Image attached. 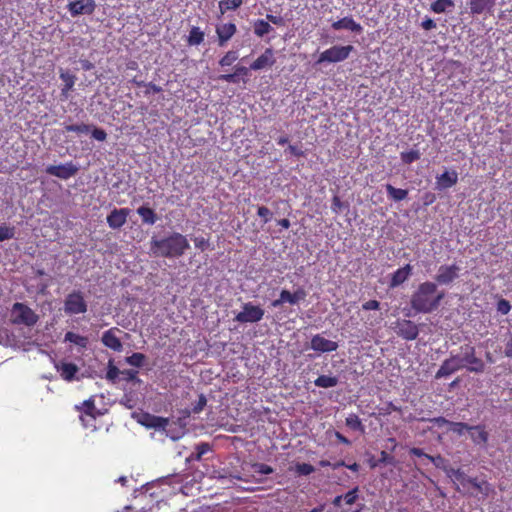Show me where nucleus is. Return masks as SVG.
Masks as SVG:
<instances>
[{
	"mask_svg": "<svg viewBox=\"0 0 512 512\" xmlns=\"http://www.w3.org/2000/svg\"><path fill=\"white\" fill-rule=\"evenodd\" d=\"M239 55L237 51L230 50L225 53V55L219 60V65L221 67L231 66L237 59Z\"/></svg>",
	"mask_w": 512,
	"mask_h": 512,
	"instance_id": "ea45409f",
	"label": "nucleus"
},
{
	"mask_svg": "<svg viewBox=\"0 0 512 512\" xmlns=\"http://www.w3.org/2000/svg\"><path fill=\"white\" fill-rule=\"evenodd\" d=\"M130 214L128 208H114L110 214L107 215V224L112 229H120L127 222Z\"/></svg>",
	"mask_w": 512,
	"mask_h": 512,
	"instance_id": "4468645a",
	"label": "nucleus"
},
{
	"mask_svg": "<svg viewBox=\"0 0 512 512\" xmlns=\"http://www.w3.org/2000/svg\"><path fill=\"white\" fill-rule=\"evenodd\" d=\"M458 181V173L455 170L445 171L436 177V188L439 190L453 187Z\"/></svg>",
	"mask_w": 512,
	"mask_h": 512,
	"instance_id": "6ab92c4d",
	"label": "nucleus"
},
{
	"mask_svg": "<svg viewBox=\"0 0 512 512\" xmlns=\"http://www.w3.org/2000/svg\"><path fill=\"white\" fill-rule=\"evenodd\" d=\"M460 268L456 264L441 265L435 276V280L440 285H449L459 277Z\"/></svg>",
	"mask_w": 512,
	"mask_h": 512,
	"instance_id": "9b49d317",
	"label": "nucleus"
},
{
	"mask_svg": "<svg viewBox=\"0 0 512 512\" xmlns=\"http://www.w3.org/2000/svg\"><path fill=\"white\" fill-rule=\"evenodd\" d=\"M310 347L319 353H329L337 350L338 343L316 334L311 338Z\"/></svg>",
	"mask_w": 512,
	"mask_h": 512,
	"instance_id": "ddd939ff",
	"label": "nucleus"
},
{
	"mask_svg": "<svg viewBox=\"0 0 512 512\" xmlns=\"http://www.w3.org/2000/svg\"><path fill=\"white\" fill-rule=\"evenodd\" d=\"M265 311L258 305L251 302L245 303L240 311L235 316V321L239 323H256L262 320Z\"/></svg>",
	"mask_w": 512,
	"mask_h": 512,
	"instance_id": "423d86ee",
	"label": "nucleus"
},
{
	"mask_svg": "<svg viewBox=\"0 0 512 512\" xmlns=\"http://www.w3.org/2000/svg\"><path fill=\"white\" fill-rule=\"evenodd\" d=\"M204 32L199 27H192L189 36L188 43L190 45H200L204 41Z\"/></svg>",
	"mask_w": 512,
	"mask_h": 512,
	"instance_id": "f704fd0d",
	"label": "nucleus"
},
{
	"mask_svg": "<svg viewBox=\"0 0 512 512\" xmlns=\"http://www.w3.org/2000/svg\"><path fill=\"white\" fill-rule=\"evenodd\" d=\"M249 70H251L250 67L247 68L242 65H237L233 73L219 75L218 80L228 83H238L240 77H247L249 75Z\"/></svg>",
	"mask_w": 512,
	"mask_h": 512,
	"instance_id": "393cba45",
	"label": "nucleus"
},
{
	"mask_svg": "<svg viewBox=\"0 0 512 512\" xmlns=\"http://www.w3.org/2000/svg\"><path fill=\"white\" fill-rule=\"evenodd\" d=\"M475 489L478 492L488 496V494H489V492L491 490V487H490V484L488 482L482 481V482H478V487H475Z\"/></svg>",
	"mask_w": 512,
	"mask_h": 512,
	"instance_id": "052dcab7",
	"label": "nucleus"
},
{
	"mask_svg": "<svg viewBox=\"0 0 512 512\" xmlns=\"http://www.w3.org/2000/svg\"><path fill=\"white\" fill-rule=\"evenodd\" d=\"M272 29V26L266 20L258 19L254 22V34L258 37H263L264 35L268 34Z\"/></svg>",
	"mask_w": 512,
	"mask_h": 512,
	"instance_id": "473e14b6",
	"label": "nucleus"
},
{
	"mask_svg": "<svg viewBox=\"0 0 512 512\" xmlns=\"http://www.w3.org/2000/svg\"><path fill=\"white\" fill-rule=\"evenodd\" d=\"M75 408L76 410L82 413V415H80V420L83 423L85 422V416L90 417L92 420H95L97 415V409L93 398L85 400L80 406L76 405Z\"/></svg>",
	"mask_w": 512,
	"mask_h": 512,
	"instance_id": "b1692460",
	"label": "nucleus"
},
{
	"mask_svg": "<svg viewBox=\"0 0 512 512\" xmlns=\"http://www.w3.org/2000/svg\"><path fill=\"white\" fill-rule=\"evenodd\" d=\"M64 341L73 343L74 345L79 346L81 348H86L89 343L88 337L76 334L71 331L65 334Z\"/></svg>",
	"mask_w": 512,
	"mask_h": 512,
	"instance_id": "c85d7f7f",
	"label": "nucleus"
},
{
	"mask_svg": "<svg viewBox=\"0 0 512 512\" xmlns=\"http://www.w3.org/2000/svg\"><path fill=\"white\" fill-rule=\"evenodd\" d=\"M194 244L196 248L204 251L209 246V241L204 237H196L194 239Z\"/></svg>",
	"mask_w": 512,
	"mask_h": 512,
	"instance_id": "4d7b16f0",
	"label": "nucleus"
},
{
	"mask_svg": "<svg viewBox=\"0 0 512 512\" xmlns=\"http://www.w3.org/2000/svg\"><path fill=\"white\" fill-rule=\"evenodd\" d=\"M78 172V167L73 162H68L59 165H49L46 168V173L63 180H67Z\"/></svg>",
	"mask_w": 512,
	"mask_h": 512,
	"instance_id": "9d476101",
	"label": "nucleus"
},
{
	"mask_svg": "<svg viewBox=\"0 0 512 512\" xmlns=\"http://www.w3.org/2000/svg\"><path fill=\"white\" fill-rule=\"evenodd\" d=\"M55 368L60 373L61 378L68 382L73 381L76 373L79 371L78 366L70 362H60L55 364Z\"/></svg>",
	"mask_w": 512,
	"mask_h": 512,
	"instance_id": "aec40b11",
	"label": "nucleus"
},
{
	"mask_svg": "<svg viewBox=\"0 0 512 512\" xmlns=\"http://www.w3.org/2000/svg\"><path fill=\"white\" fill-rule=\"evenodd\" d=\"M354 47L352 45L346 46H332L325 51H323L317 60V64H321L324 62L328 63H337L346 60L350 53L353 51Z\"/></svg>",
	"mask_w": 512,
	"mask_h": 512,
	"instance_id": "7ed1b4c3",
	"label": "nucleus"
},
{
	"mask_svg": "<svg viewBox=\"0 0 512 512\" xmlns=\"http://www.w3.org/2000/svg\"><path fill=\"white\" fill-rule=\"evenodd\" d=\"M307 293L305 289L298 288L294 292H292V305H296L301 301H304L306 299Z\"/></svg>",
	"mask_w": 512,
	"mask_h": 512,
	"instance_id": "3c124183",
	"label": "nucleus"
},
{
	"mask_svg": "<svg viewBox=\"0 0 512 512\" xmlns=\"http://www.w3.org/2000/svg\"><path fill=\"white\" fill-rule=\"evenodd\" d=\"M14 234V227L0 226V241L12 239Z\"/></svg>",
	"mask_w": 512,
	"mask_h": 512,
	"instance_id": "8fccbe9b",
	"label": "nucleus"
},
{
	"mask_svg": "<svg viewBox=\"0 0 512 512\" xmlns=\"http://www.w3.org/2000/svg\"><path fill=\"white\" fill-rule=\"evenodd\" d=\"M257 215L262 219L263 223L266 224L272 219V212L265 206H259L257 209Z\"/></svg>",
	"mask_w": 512,
	"mask_h": 512,
	"instance_id": "09e8293b",
	"label": "nucleus"
},
{
	"mask_svg": "<svg viewBox=\"0 0 512 512\" xmlns=\"http://www.w3.org/2000/svg\"><path fill=\"white\" fill-rule=\"evenodd\" d=\"M314 471H315V468L309 463H298L296 465V472L299 475L307 476V475H310L311 473H313Z\"/></svg>",
	"mask_w": 512,
	"mask_h": 512,
	"instance_id": "de8ad7c7",
	"label": "nucleus"
},
{
	"mask_svg": "<svg viewBox=\"0 0 512 512\" xmlns=\"http://www.w3.org/2000/svg\"><path fill=\"white\" fill-rule=\"evenodd\" d=\"M254 470L260 474L269 475L274 472L273 468L264 463H256L254 464Z\"/></svg>",
	"mask_w": 512,
	"mask_h": 512,
	"instance_id": "864d4df0",
	"label": "nucleus"
},
{
	"mask_svg": "<svg viewBox=\"0 0 512 512\" xmlns=\"http://www.w3.org/2000/svg\"><path fill=\"white\" fill-rule=\"evenodd\" d=\"M307 293L305 289L298 288L294 292H292V305H296L301 301H304L306 299Z\"/></svg>",
	"mask_w": 512,
	"mask_h": 512,
	"instance_id": "603ef678",
	"label": "nucleus"
},
{
	"mask_svg": "<svg viewBox=\"0 0 512 512\" xmlns=\"http://www.w3.org/2000/svg\"><path fill=\"white\" fill-rule=\"evenodd\" d=\"M345 424L354 431L364 432V426L356 414H349L345 419Z\"/></svg>",
	"mask_w": 512,
	"mask_h": 512,
	"instance_id": "c9c22d12",
	"label": "nucleus"
},
{
	"mask_svg": "<svg viewBox=\"0 0 512 512\" xmlns=\"http://www.w3.org/2000/svg\"><path fill=\"white\" fill-rule=\"evenodd\" d=\"M284 303H289L290 305H292V292L286 289L281 290L279 298L273 300L271 302V306L274 308H278L282 306Z\"/></svg>",
	"mask_w": 512,
	"mask_h": 512,
	"instance_id": "e433bc0d",
	"label": "nucleus"
},
{
	"mask_svg": "<svg viewBox=\"0 0 512 512\" xmlns=\"http://www.w3.org/2000/svg\"><path fill=\"white\" fill-rule=\"evenodd\" d=\"M331 27L334 30L347 29L352 32L360 33L362 31V26L357 23L352 17H344L338 21L332 23Z\"/></svg>",
	"mask_w": 512,
	"mask_h": 512,
	"instance_id": "5701e85b",
	"label": "nucleus"
},
{
	"mask_svg": "<svg viewBox=\"0 0 512 512\" xmlns=\"http://www.w3.org/2000/svg\"><path fill=\"white\" fill-rule=\"evenodd\" d=\"M400 157L404 164H411L420 159L421 153L419 150H410L401 152Z\"/></svg>",
	"mask_w": 512,
	"mask_h": 512,
	"instance_id": "58836bf2",
	"label": "nucleus"
},
{
	"mask_svg": "<svg viewBox=\"0 0 512 512\" xmlns=\"http://www.w3.org/2000/svg\"><path fill=\"white\" fill-rule=\"evenodd\" d=\"M380 308V303L377 300H369L363 303L362 309L369 311V310H378Z\"/></svg>",
	"mask_w": 512,
	"mask_h": 512,
	"instance_id": "13d9d810",
	"label": "nucleus"
},
{
	"mask_svg": "<svg viewBox=\"0 0 512 512\" xmlns=\"http://www.w3.org/2000/svg\"><path fill=\"white\" fill-rule=\"evenodd\" d=\"M243 3V0H221L219 2V8L221 13H225L227 10H236Z\"/></svg>",
	"mask_w": 512,
	"mask_h": 512,
	"instance_id": "4c0bfd02",
	"label": "nucleus"
},
{
	"mask_svg": "<svg viewBox=\"0 0 512 512\" xmlns=\"http://www.w3.org/2000/svg\"><path fill=\"white\" fill-rule=\"evenodd\" d=\"M146 356L142 353L135 352L131 356L127 357V363L134 367H141L144 363Z\"/></svg>",
	"mask_w": 512,
	"mask_h": 512,
	"instance_id": "37998d69",
	"label": "nucleus"
},
{
	"mask_svg": "<svg viewBox=\"0 0 512 512\" xmlns=\"http://www.w3.org/2000/svg\"><path fill=\"white\" fill-rule=\"evenodd\" d=\"M450 430L458 435H463L466 431L470 432L472 426L463 422H452L450 423Z\"/></svg>",
	"mask_w": 512,
	"mask_h": 512,
	"instance_id": "79ce46f5",
	"label": "nucleus"
},
{
	"mask_svg": "<svg viewBox=\"0 0 512 512\" xmlns=\"http://www.w3.org/2000/svg\"><path fill=\"white\" fill-rule=\"evenodd\" d=\"M423 200H424V205H426V206L431 205L432 203L435 202L436 195L431 192H427V193H425Z\"/></svg>",
	"mask_w": 512,
	"mask_h": 512,
	"instance_id": "0e129e2a",
	"label": "nucleus"
},
{
	"mask_svg": "<svg viewBox=\"0 0 512 512\" xmlns=\"http://www.w3.org/2000/svg\"><path fill=\"white\" fill-rule=\"evenodd\" d=\"M276 62L272 48H266L265 51L250 65V69L257 71L272 67Z\"/></svg>",
	"mask_w": 512,
	"mask_h": 512,
	"instance_id": "2eb2a0df",
	"label": "nucleus"
},
{
	"mask_svg": "<svg viewBox=\"0 0 512 512\" xmlns=\"http://www.w3.org/2000/svg\"><path fill=\"white\" fill-rule=\"evenodd\" d=\"M429 421L432 422L433 424L437 425L438 427H442L443 425L450 426V423H451V421H448L446 418L441 417V416L432 418Z\"/></svg>",
	"mask_w": 512,
	"mask_h": 512,
	"instance_id": "680f3d73",
	"label": "nucleus"
},
{
	"mask_svg": "<svg viewBox=\"0 0 512 512\" xmlns=\"http://www.w3.org/2000/svg\"><path fill=\"white\" fill-rule=\"evenodd\" d=\"M454 7L453 0H436L434 1L430 9L437 14L444 13L448 8Z\"/></svg>",
	"mask_w": 512,
	"mask_h": 512,
	"instance_id": "72a5a7b5",
	"label": "nucleus"
},
{
	"mask_svg": "<svg viewBox=\"0 0 512 512\" xmlns=\"http://www.w3.org/2000/svg\"><path fill=\"white\" fill-rule=\"evenodd\" d=\"M425 458L430 460L438 468H442L443 470H444V468H447L446 466H443L445 459L440 455H437V456L425 455Z\"/></svg>",
	"mask_w": 512,
	"mask_h": 512,
	"instance_id": "6e6d98bb",
	"label": "nucleus"
},
{
	"mask_svg": "<svg viewBox=\"0 0 512 512\" xmlns=\"http://www.w3.org/2000/svg\"><path fill=\"white\" fill-rule=\"evenodd\" d=\"M206 398L204 395H201L199 397V400H198V403H197V406L194 408V412H200L204 406L206 405Z\"/></svg>",
	"mask_w": 512,
	"mask_h": 512,
	"instance_id": "69168bd1",
	"label": "nucleus"
},
{
	"mask_svg": "<svg viewBox=\"0 0 512 512\" xmlns=\"http://www.w3.org/2000/svg\"><path fill=\"white\" fill-rule=\"evenodd\" d=\"M137 213L141 217V220L144 224L153 225L158 220L156 212L148 206H140L137 209Z\"/></svg>",
	"mask_w": 512,
	"mask_h": 512,
	"instance_id": "bb28decb",
	"label": "nucleus"
},
{
	"mask_svg": "<svg viewBox=\"0 0 512 512\" xmlns=\"http://www.w3.org/2000/svg\"><path fill=\"white\" fill-rule=\"evenodd\" d=\"M120 373V370L118 367L112 364V362L109 363L106 378L111 381H115L118 378V375Z\"/></svg>",
	"mask_w": 512,
	"mask_h": 512,
	"instance_id": "5fc2aeb1",
	"label": "nucleus"
},
{
	"mask_svg": "<svg viewBox=\"0 0 512 512\" xmlns=\"http://www.w3.org/2000/svg\"><path fill=\"white\" fill-rule=\"evenodd\" d=\"M470 437L474 444L485 446L489 439V433L486 431L484 425L472 426Z\"/></svg>",
	"mask_w": 512,
	"mask_h": 512,
	"instance_id": "a878e982",
	"label": "nucleus"
},
{
	"mask_svg": "<svg viewBox=\"0 0 512 512\" xmlns=\"http://www.w3.org/2000/svg\"><path fill=\"white\" fill-rule=\"evenodd\" d=\"M13 323L33 326L37 323L38 315L26 304L16 302L12 307Z\"/></svg>",
	"mask_w": 512,
	"mask_h": 512,
	"instance_id": "20e7f679",
	"label": "nucleus"
},
{
	"mask_svg": "<svg viewBox=\"0 0 512 512\" xmlns=\"http://www.w3.org/2000/svg\"><path fill=\"white\" fill-rule=\"evenodd\" d=\"M92 125L81 123V124H69L65 125L66 132H75V133H89Z\"/></svg>",
	"mask_w": 512,
	"mask_h": 512,
	"instance_id": "a19ab883",
	"label": "nucleus"
},
{
	"mask_svg": "<svg viewBox=\"0 0 512 512\" xmlns=\"http://www.w3.org/2000/svg\"><path fill=\"white\" fill-rule=\"evenodd\" d=\"M468 7L472 15L491 13L495 7V0H469Z\"/></svg>",
	"mask_w": 512,
	"mask_h": 512,
	"instance_id": "dca6fc26",
	"label": "nucleus"
},
{
	"mask_svg": "<svg viewBox=\"0 0 512 512\" xmlns=\"http://www.w3.org/2000/svg\"><path fill=\"white\" fill-rule=\"evenodd\" d=\"M421 26L425 30H431L436 27V23L434 22L433 19L426 18L425 20L422 21Z\"/></svg>",
	"mask_w": 512,
	"mask_h": 512,
	"instance_id": "e2e57ef3",
	"label": "nucleus"
},
{
	"mask_svg": "<svg viewBox=\"0 0 512 512\" xmlns=\"http://www.w3.org/2000/svg\"><path fill=\"white\" fill-rule=\"evenodd\" d=\"M359 487L356 486L353 489L349 490L344 496L343 499L347 505H352L356 502L358 498Z\"/></svg>",
	"mask_w": 512,
	"mask_h": 512,
	"instance_id": "c03bdc74",
	"label": "nucleus"
},
{
	"mask_svg": "<svg viewBox=\"0 0 512 512\" xmlns=\"http://www.w3.org/2000/svg\"><path fill=\"white\" fill-rule=\"evenodd\" d=\"M388 197L394 201H402L408 196V190L395 188L391 184H386L385 186Z\"/></svg>",
	"mask_w": 512,
	"mask_h": 512,
	"instance_id": "c756f323",
	"label": "nucleus"
},
{
	"mask_svg": "<svg viewBox=\"0 0 512 512\" xmlns=\"http://www.w3.org/2000/svg\"><path fill=\"white\" fill-rule=\"evenodd\" d=\"M463 357H461L462 364H468L467 369L470 372L480 373L484 371V362L476 357L475 347L471 345H465L461 347Z\"/></svg>",
	"mask_w": 512,
	"mask_h": 512,
	"instance_id": "0eeeda50",
	"label": "nucleus"
},
{
	"mask_svg": "<svg viewBox=\"0 0 512 512\" xmlns=\"http://www.w3.org/2000/svg\"><path fill=\"white\" fill-rule=\"evenodd\" d=\"M266 19L269 22L277 25V26H284L285 25V21L284 19L281 17V16H275V15H272V14H267L266 15Z\"/></svg>",
	"mask_w": 512,
	"mask_h": 512,
	"instance_id": "bf43d9fd",
	"label": "nucleus"
},
{
	"mask_svg": "<svg viewBox=\"0 0 512 512\" xmlns=\"http://www.w3.org/2000/svg\"><path fill=\"white\" fill-rule=\"evenodd\" d=\"M314 384L321 388H331L338 384V378L335 376L320 375L315 379Z\"/></svg>",
	"mask_w": 512,
	"mask_h": 512,
	"instance_id": "2f4dec72",
	"label": "nucleus"
},
{
	"mask_svg": "<svg viewBox=\"0 0 512 512\" xmlns=\"http://www.w3.org/2000/svg\"><path fill=\"white\" fill-rule=\"evenodd\" d=\"M394 329L399 337L407 341L415 340L419 335L418 326L411 320H397Z\"/></svg>",
	"mask_w": 512,
	"mask_h": 512,
	"instance_id": "6e6552de",
	"label": "nucleus"
},
{
	"mask_svg": "<svg viewBox=\"0 0 512 512\" xmlns=\"http://www.w3.org/2000/svg\"><path fill=\"white\" fill-rule=\"evenodd\" d=\"M444 471L448 477L452 478L456 482H459L463 487H466L469 477L466 476V474L461 469L449 467L444 468Z\"/></svg>",
	"mask_w": 512,
	"mask_h": 512,
	"instance_id": "cd10ccee",
	"label": "nucleus"
},
{
	"mask_svg": "<svg viewBox=\"0 0 512 512\" xmlns=\"http://www.w3.org/2000/svg\"><path fill=\"white\" fill-rule=\"evenodd\" d=\"M443 298V292L437 293L436 283L426 281L421 283L414 291L410 304L417 313L426 314L436 310Z\"/></svg>",
	"mask_w": 512,
	"mask_h": 512,
	"instance_id": "f257e3e1",
	"label": "nucleus"
},
{
	"mask_svg": "<svg viewBox=\"0 0 512 512\" xmlns=\"http://www.w3.org/2000/svg\"><path fill=\"white\" fill-rule=\"evenodd\" d=\"M497 311L502 315H507L511 311V304L508 300L501 298L497 302Z\"/></svg>",
	"mask_w": 512,
	"mask_h": 512,
	"instance_id": "49530a36",
	"label": "nucleus"
},
{
	"mask_svg": "<svg viewBox=\"0 0 512 512\" xmlns=\"http://www.w3.org/2000/svg\"><path fill=\"white\" fill-rule=\"evenodd\" d=\"M342 206V202L338 196H334L332 199V210L337 212Z\"/></svg>",
	"mask_w": 512,
	"mask_h": 512,
	"instance_id": "774afa93",
	"label": "nucleus"
},
{
	"mask_svg": "<svg viewBox=\"0 0 512 512\" xmlns=\"http://www.w3.org/2000/svg\"><path fill=\"white\" fill-rule=\"evenodd\" d=\"M211 450V445L206 442H201L196 445L195 452H193L187 461H200L202 456Z\"/></svg>",
	"mask_w": 512,
	"mask_h": 512,
	"instance_id": "7c9ffc66",
	"label": "nucleus"
},
{
	"mask_svg": "<svg viewBox=\"0 0 512 512\" xmlns=\"http://www.w3.org/2000/svg\"><path fill=\"white\" fill-rule=\"evenodd\" d=\"M64 311L68 315L83 314L87 311V303L81 291H72L66 296Z\"/></svg>",
	"mask_w": 512,
	"mask_h": 512,
	"instance_id": "39448f33",
	"label": "nucleus"
},
{
	"mask_svg": "<svg viewBox=\"0 0 512 512\" xmlns=\"http://www.w3.org/2000/svg\"><path fill=\"white\" fill-rule=\"evenodd\" d=\"M116 332H119V329L115 327L105 331L102 335L101 341L107 348H110L116 352H120L123 346L121 340L116 335Z\"/></svg>",
	"mask_w": 512,
	"mask_h": 512,
	"instance_id": "f3484780",
	"label": "nucleus"
},
{
	"mask_svg": "<svg viewBox=\"0 0 512 512\" xmlns=\"http://www.w3.org/2000/svg\"><path fill=\"white\" fill-rule=\"evenodd\" d=\"M67 8L73 17L84 14L91 15L96 9V2L95 0H75L69 2Z\"/></svg>",
	"mask_w": 512,
	"mask_h": 512,
	"instance_id": "f8f14e48",
	"label": "nucleus"
},
{
	"mask_svg": "<svg viewBox=\"0 0 512 512\" xmlns=\"http://www.w3.org/2000/svg\"><path fill=\"white\" fill-rule=\"evenodd\" d=\"M504 354L508 358H512V337L506 342Z\"/></svg>",
	"mask_w": 512,
	"mask_h": 512,
	"instance_id": "338daca9",
	"label": "nucleus"
},
{
	"mask_svg": "<svg viewBox=\"0 0 512 512\" xmlns=\"http://www.w3.org/2000/svg\"><path fill=\"white\" fill-rule=\"evenodd\" d=\"M190 244L183 234L173 232L162 239L152 238L150 250L153 255L164 258H178L185 254Z\"/></svg>",
	"mask_w": 512,
	"mask_h": 512,
	"instance_id": "f03ea898",
	"label": "nucleus"
},
{
	"mask_svg": "<svg viewBox=\"0 0 512 512\" xmlns=\"http://www.w3.org/2000/svg\"><path fill=\"white\" fill-rule=\"evenodd\" d=\"M237 32V27L234 23H224L216 27V34L218 36L219 46H224Z\"/></svg>",
	"mask_w": 512,
	"mask_h": 512,
	"instance_id": "a211bd4d",
	"label": "nucleus"
},
{
	"mask_svg": "<svg viewBox=\"0 0 512 512\" xmlns=\"http://www.w3.org/2000/svg\"><path fill=\"white\" fill-rule=\"evenodd\" d=\"M89 133H91L92 137L95 140L100 141V142L105 141L107 138V133L105 132V130L102 128L96 127L94 125H92Z\"/></svg>",
	"mask_w": 512,
	"mask_h": 512,
	"instance_id": "a18cd8bd",
	"label": "nucleus"
},
{
	"mask_svg": "<svg viewBox=\"0 0 512 512\" xmlns=\"http://www.w3.org/2000/svg\"><path fill=\"white\" fill-rule=\"evenodd\" d=\"M465 365L462 364L461 357L458 355H452L450 358L443 361L440 368L435 374L436 379H441L444 377H448L451 374L457 372Z\"/></svg>",
	"mask_w": 512,
	"mask_h": 512,
	"instance_id": "1a4fd4ad",
	"label": "nucleus"
},
{
	"mask_svg": "<svg viewBox=\"0 0 512 512\" xmlns=\"http://www.w3.org/2000/svg\"><path fill=\"white\" fill-rule=\"evenodd\" d=\"M412 274V266L410 264H406L404 267L397 269L392 275L390 279L389 286L391 288L398 287L403 284L409 276Z\"/></svg>",
	"mask_w": 512,
	"mask_h": 512,
	"instance_id": "412c9836",
	"label": "nucleus"
},
{
	"mask_svg": "<svg viewBox=\"0 0 512 512\" xmlns=\"http://www.w3.org/2000/svg\"><path fill=\"white\" fill-rule=\"evenodd\" d=\"M60 79L64 82V85L61 88V100H67L69 97V92L73 89L77 78L70 72L61 70Z\"/></svg>",
	"mask_w": 512,
	"mask_h": 512,
	"instance_id": "4be33fe9",
	"label": "nucleus"
}]
</instances>
